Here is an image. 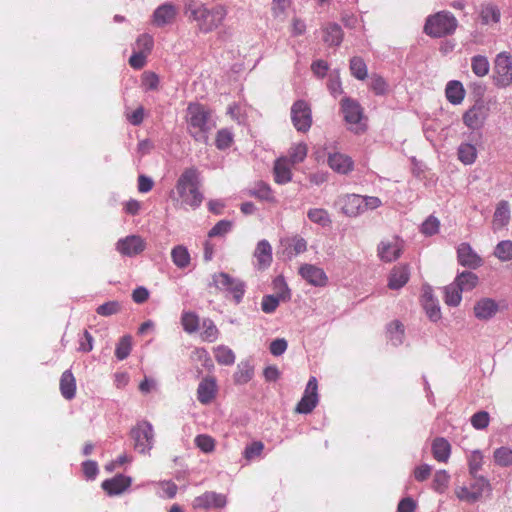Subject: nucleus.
Listing matches in <instances>:
<instances>
[{
    "mask_svg": "<svg viewBox=\"0 0 512 512\" xmlns=\"http://www.w3.org/2000/svg\"><path fill=\"white\" fill-rule=\"evenodd\" d=\"M184 13L189 19L197 22L202 32L208 33L222 24L227 10L221 4L206 5L196 0H187Z\"/></svg>",
    "mask_w": 512,
    "mask_h": 512,
    "instance_id": "f257e3e1",
    "label": "nucleus"
},
{
    "mask_svg": "<svg viewBox=\"0 0 512 512\" xmlns=\"http://www.w3.org/2000/svg\"><path fill=\"white\" fill-rule=\"evenodd\" d=\"M199 187L198 171L195 168L184 170L177 180L175 191H172V195H177V198H174V200L179 203L181 207L189 206L192 209L198 208L204 199Z\"/></svg>",
    "mask_w": 512,
    "mask_h": 512,
    "instance_id": "f03ea898",
    "label": "nucleus"
},
{
    "mask_svg": "<svg viewBox=\"0 0 512 512\" xmlns=\"http://www.w3.org/2000/svg\"><path fill=\"white\" fill-rule=\"evenodd\" d=\"M187 124L190 135L198 142L206 143L208 132L213 124L210 121V111L199 103H190L187 107Z\"/></svg>",
    "mask_w": 512,
    "mask_h": 512,
    "instance_id": "7ed1b4c3",
    "label": "nucleus"
},
{
    "mask_svg": "<svg viewBox=\"0 0 512 512\" xmlns=\"http://www.w3.org/2000/svg\"><path fill=\"white\" fill-rule=\"evenodd\" d=\"M458 21L449 11H440L427 17L424 33L433 38H441L455 32Z\"/></svg>",
    "mask_w": 512,
    "mask_h": 512,
    "instance_id": "20e7f679",
    "label": "nucleus"
},
{
    "mask_svg": "<svg viewBox=\"0 0 512 512\" xmlns=\"http://www.w3.org/2000/svg\"><path fill=\"white\" fill-rule=\"evenodd\" d=\"M134 449L142 454H149L154 445V429L149 421H139L130 432Z\"/></svg>",
    "mask_w": 512,
    "mask_h": 512,
    "instance_id": "39448f33",
    "label": "nucleus"
},
{
    "mask_svg": "<svg viewBox=\"0 0 512 512\" xmlns=\"http://www.w3.org/2000/svg\"><path fill=\"white\" fill-rule=\"evenodd\" d=\"M212 285L221 291L229 292L236 304L242 301L245 294V283L241 279L232 277L225 272L213 274Z\"/></svg>",
    "mask_w": 512,
    "mask_h": 512,
    "instance_id": "423d86ee",
    "label": "nucleus"
},
{
    "mask_svg": "<svg viewBox=\"0 0 512 512\" xmlns=\"http://www.w3.org/2000/svg\"><path fill=\"white\" fill-rule=\"evenodd\" d=\"M493 82L498 88H507L512 84V55L509 52L504 51L496 55Z\"/></svg>",
    "mask_w": 512,
    "mask_h": 512,
    "instance_id": "0eeeda50",
    "label": "nucleus"
},
{
    "mask_svg": "<svg viewBox=\"0 0 512 512\" xmlns=\"http://www.w3.org/2000/svg\"><path fill=\"white\" fill-rule=\"evenodd\" d=\"M486 489L490 490L489 481L482 476H475L474 481L469 486L456 487L455 495L460 501L472 504L482 497Z\"/></svg>",
    "mask_w": 512,
    "mask_h": 512,
    "instance_id": "6e6552de",
    "label": "nucleus"
},
{
    "mask_svg": "<svg viewBox=\"0 0 512 512\" xmlns=\"http://www.w3.org/2000/svg\"><path fill=\"white\" fill-rule=\"evenodd\" d=\"M291 120L298 132H307L312 125V112L304 100H297L291 107Z\"/></svg>",
    "mask_w": 512,
    "mask_h": 512,
    "instance_id": "1a4fd4ad",
    "label": "nucleus"
},
{
    "mask_svg": "<svg viewBox=\"0 0 512 512\" xmlns=\"http://www.w3.org/2000/svg\"><path fill=\"white\" fill-rule=\"evenodd\" d=\"M318 401L319 397L317 379L316 377L311 376L306 384L304 394L295 408V411L299 414H309L317 406Z\"/></svg>",
    "mask_w": 512,
    "mask_h": 512,
    "instance_id": "9d476101",
    "label": "nucleus"
},
{
    "mask_svg": "<svg viewBox=\"0 0 512 512\" xmlns=\"http://www.w3.org/2000/svg\"><path fill=\"white\" fill-rule=\"evenodd\" d=\"M146 241L139 235H128L120 238L116 244V251L125 257H135L146 249Z\"/></svg>",
    "mask_w": 512,
    "mask_h": 512,
    "instance_id": "9b49d317",
    "label": "nucleus"
},
{
    "mask_svg": "<svg viewBox=\"0 0 512 512\" xmlns=\"http://www.w3.org/2000/svg\"><path fill=\"white\" fill-rule=\"evenodd\" d=\"M488 117V108L478 100L463 114V123L471 130L481 129Z\"/></svg>",
    "mask_w": 512,
    "mask_h": 512,
    "instance_id": "f8f14e48",
    "label": "nucleus"
},
{
    "mask_svg": "<svg viewBox=\"0 0 512 512\" xmlns=\"http://www.w3.org/2000/svg\"><path fill=\"white\" fill-rule=\"evenodd\" d=\"M274 288L283 287L284 292L277 293L276 295H265L261 302V309L265 313H273L279 306L280 301L290 299V289L288 288L284 278L278 276L273 281Z\"/></svg>",
    "mask_w": 512,
    "mask_h": 512,
    "instance_id": "ddd939ff",
    "label": "nucleus"
},
{
    "mask_svg": "<svg viewBox=\"0 0 512 512\" xmlns=\"http://www.w3.org/2000/svg\"><path fill=\"white\" fill-rule=\"evenodd\" d=\"M403 246V240L399 237H393L392 239L382 240L377 247V253L382 261L393 262L401 256Z\"/></svg>",
    "mask_w": 512,
    "mask_h": 512,
    "instance_id": "4468645a",
    "label": "nucleus"
},
{
    "mask_svg": "<svg viewBox=\"0 0 512 512\" xmlns=\"http://www.w3.org/2000/svg\"><path fill=\"white\" fill-rule=\"evenodd\" d=\"M298 273L311 286L325 287L328 284V276L325 271L314 264H302Z\"/></svg>",
    "mask_w": 512,
    "mask_h": 512,
    "instance_id": "2eb2a0df",
    "label": "nucleus"
},
{
    "mask_svg": "<svg viewBox=\"0 0 512 512\" xmlns=\"http://www.w3.org/2000/svg\"><path fill=\"white\" fill-rule=\"evenodd\" d=\"M363 196L359 194H345L338 198L341 212L348 217H357L363 214Z\"/></svg>",
    "mask_w": 512,
    "mask_h": 512,
    "instance_id": "dca6fc26",
    "label": "nucleus"
},
{
    "mask_svg": "<svg viewBox=\"0 0 512 512\" xmlns=\"http://www.w3.org/2000/svg\"><path fill=\"white\" fill-rule=\"evenodd\" d=\"M457 259L461 266L477 269L483 264L482 258L474 251L469 243H461L457 248Z\"/></svg>",
    "mask_w": 512,
    "mask_h": 512,
    "instance_id": "f3484780",
    "label": "nucleus"
},
{
    "mask_svg": "<svg viewBox=\"0 0 512 512\" xmlns=\"http://www.w3.org/2000/svg\"><path fill=\"white\" fill-rule=\"evenodd\" d=\"M341 110L348 124L356 126L360 124L363 118V110L358 102L345 97L341 101Z\"/></svg>",
    "mask_w": 512,
    "mask_h": 512,
    "instance_id": "a211bd4d",
    "label": "nucleus"
},
{
    "mask_svg": "<svg viewBox=\"0 0 512 512\" xmlns=\"http://www.w3.org/2000/svg\"><path fill=\"white\" fill-rule=\"evenodd\" d=\"M422 305L431 321H438L441 318V310L439 301L433 295V290L430 286L423 287Z\"/></svg>",
    "mask_w": 512,
    "mask_h": 512,
    "instance_id": "6ab92c4d",
    "label": "nucleus"
},
{
    "mask_svg": "<svg viewBox=\"0 0 512 512\" xmlns=\"http://www.w3.org/2000/svg\"><path fill=\"white\" fill-rule=\"evenodd\" d=\"M132 478L123 474H117L111 479L102 482V489L110 496L119 495L130 487Z\"/></svg>",
    "mask_w": 512,
    "mask_h": 512,
    "instance_id": "aec40b11",
    "label": "nucleus"
},
{
    "mask_svg": "<svg viewBox=\"0 0 512 512\" xmlns=\"http://www.w3.org/2000/svg\"><path fill=\"white\" fill-rule=\"evenodd\" d=\"M499 310L498 303L492 298H482L474 305V315L477 319L487 321L493 318Z\"/></svg>",
    "mask_w": 512,
    "mask_h": 512,
    "instance_id": "412c9836",
    "label": "nucleus"
},
{
    "mask_svg": "<svg viewBox=\"0 0 512 512\" xmlns=\"http://www.w3.org/2000/svg\"><path fill=\"white\" fill-rule=\"evenodd\" d=\"M226 503L225 495L216 492H205L195 498L194 507L202 509L223 508Z\"/></svg>",
    "mask_w": 512,
    "mask_h": 512,
    "instance_id": "4be33fe9",
    "label": "nucleus"
},
{
    "mask_svg": "<svg viewBox=\"0 0 512 512\" xmlns=\"http://www.w3.org/2000/svg\"><path fill=\"white\" fill-rule=\"evenodd\" d=\"M328 165L336 173L344 175L351 172L354 168V162L351 157L339 152L329 153Z\"/></svg>",
    "mask_w": 512,
    "mask_h": 512,
    "instance_id": "5701e85b",
    "label": "nucleus"
},
{
    "mask_svg": "<svg viewBox=\"0 0 512 512\" xmlns=\"http://www.w3.org/2000/svg\"><path fill=\"white\" fill-rule=\"evenodd\" d=\"M177 14L176 7L170 3L160 5L153 13V24L163 27L172 23Z\"/></svg>",
    "mask_w": 512,
    "mask_h": 512,
    "instance_id": "b1692460",
    "label": "nucleus"
},
{
    "mask_svg": "<svg viewBox=\"0 0 512 512\" xmlns=\"http://www.w3.org/2000/svg\"><path fill=\"white\" fill-rule=\"evenodd\" d=\"M217 384L214 378H204L197 388V399L202 404H209L215 398Z\"/></svg>",
    "mask_w": 512,
    "mask_h": 512,
    "instance_id": "393cba45",
    "label": "nucleus"
},
{
    "mask_svg": "<svg viewBox=\"0 0 512 512\" xmlns=\"http://www.w3.org/2000/svg\"><path fill=\"white\" fill-rule=\"evenodd\" d=\"M254 257L257 260L258 269H266L272 263V247L270 243L263 239L256 245Z\"/></svg>",
    "mask_w": 512,
    "mask_h": 512,
    "instance_id": "a878e982",
    "label": "nucleus"
},
{
    "mask_svg": "<svg viewBox=\"0 0 512 512\" xmlns=\"http://www.w3.org/2000/svg\"><path fill=\"white\" fill-rule=\"evenodd\" d=\"M410 272L407 265L395 266L389 276L388 286L390 289L398 290L409 280Z\"/></svg>",
    "mask_w": 512,
    "mask_h": 512,
    "instance_id": "bb28decb",
    "label": "nucleus"
},
{
    "mask_svg": "<svg viewBox=\"0 0 512 512\" xmlns=\"http://www.w3.org/2000/svg\"><path fill=\"white\" fill-rule=\"evenodd\" d=\"M445 95L452 105H459L463 102L466 91L460 81L451 80L446 84Z\"/></svg>",
    "mask_w": 512,
    "mask_h": 512,
    "instance_id": "cd10ccee",
    "label": "nucleus"
},
{
    "mask_svg": "<svg viewBox=\"0 0 512 512\" xmlns=\"http://www.w3.org/2000/svg\"><path fill=\"white\" fill-rule=\"evenodd\" d=\"M343 40V31L339 24L328 23L323 28V41L329 46H339Z\"/></svg>",
    "mask_w": 512,
    "mask_h": 512,
    "instance_id": "c85d7f7f",
    "label": "nucleus"
},
{
    "mask_svg": "<svg viewBox=\"0 0 512 512\" xmlns=\"http://www.w3.org/2000/svg\"><path fill=\"white\" fill-rule=\"evenodd\" d=\"M60 391L62 396L67 400H71L75 397L76 380L70 370L64 371L61 375Z\"/></svg>",
    "mask_w": 512,
    "mask_h": 512,
    "instance_id": "c756f323",
    "label": "nucleus"
},
{
    "mask_svg": "<svg viewBox=\"0 0 512 512\" xmlns=\"http://www.w3.org/2000/svg\"><path fill=\"white\" fill-rule=\"evenodd\" d=\"M433 457L439 462H446L451 454V445L443 437H437L432 442Z\"/></svg>",
    "mask_w": 512,
    "mask_h": 512,
    "instance_id": "7c9ffc66",
    "label": "nucleus"
},
{
    "mask_svg": "<svg viewBox=\"0 0 512 512\" xmlns=\"http://www.w3.org/2000/svg\"><path fill=\"white\" fill-rule=\"evenodd\" d=\"M274 180L278 184H286L292 179L291 167L287 159L280 158L274 164Z\"/></svg>",
    "mask_w": 512,
    "mask_h": 512,
    "instance_id": "2f4dec72",
    "label": "nucleus"
},
{
    "mask_svg": "<svg viewBox=\"0 0 512 512\" xmlns=\"http://www.w3.org/2000/svg\"><path fill=\"white\" fill-rule=\"evenodd\" d=\"M249 195L269 203L276 202V198L269 184L259 181L248 191Z\"/></svg>",
    "mask_w": 512,
    "mask_h": 512,
    "instance_id": "473e14b6",
    "label": "nucleus"
},
{
    "mask_svg": "<svg viewBox=\"0 0 512 512\" xmlns=\"http://www.w3.org/2000/svg\"><path fill=\"white\" fill-rule=\"evenodd\" d=\"M462 292L473 290L478 282V276L471 271H463L459 273L453 281Z\"/></svg>",
    "mask_w": 512,
    "mask_h": 512,
    "instance_id": "72a5a7b5",
    "label": "nucleus"
},
{
    "mask_svg": "<svg viewBox=\"0 0 512 512\" xmlns=\"http://www.w3.org/2000/svg\"><path fill=\"white\" fill-rule=\"evenodd\" d=\"M254 376V366L250 361H241L237 365V369L234 373V382L236 384H246L248 383Z\"/></svg>",
    "mask_w": 512,
    "mask_h": 512,
    "instance_id": "f704fd0d",
    "label": "nucleus"
},
{
    "mask_svg": "<svg viewBox=\"0 0 512 512\" xmlns=\"http://www.w3.org/2000/svg\"><path fill=\"white\" fill-rule=\"evenodd\" d=\"M307 218L322 228L330 227L332 219L329 212L324 208H310L307 211Z\"/></svg>",
    "mask_w": 512,
    "mask_h": 512,
    "instance_id": "c9c22d12",
    "label": "nucleus"
},
{
    "mask_svg": "<svg viewBox=\"0 0 512 512\" xmlns=\"http://www.w3.org/2000/svg\"><path fill=\"white\" fill-rule=\"evenodd\" d=\"M171 259L174 265L179 269H185L189 266L191 257L184 245H176L171 250Z\"/></svg>",
    "mask_w": 512,
    "mask_h": 512,
    "instance_id": "e433bc0d",
    "label": "nucleus"
},
{
    "mask_svg": "<svg viewBox=\"0 0 512 512\" xmlns=\"http://www.w3.org/2000/svg\"><path fill=\"white\" fill-rule=\"evenodd\" d=\"M510 220V208L507 201H500L493 215V226L495 229L502 228Z\"/></svg>",
    "mask_w": 512,
    "mask_h": 512,
    "instance_id": "4c0bfd02",
    "label": "nucleus"
},
{
    "mask_svg": "<svg viewBox=\"0 0 512 512\" xmlns=\"http://www.w3.org/2000/svg\"><path fill=\"white\" fill-rule=\"evenodd\" d=\"M501 13L497 6L487 4L480 10V20L484 25L495 24L500 21Z\"/></svg>",
    "mask_w": 512,
    "mask_h": 512,
    "instance_id": "58836bf2",
    "label": "nucleus"
},
{
    "mask_svg": "<svg viewBox=\"0 0 512 512\" xmlns=\"http://www.w3.org/2000/svg\"><path fill=\"white\" fill-rule=\"evenodd\" d=\"M458 159L464 165H471L476 161L477 149L471 143H461L457 150Z\"/></svg>",
    "mask_w": 512,
    "mask_h": 512,
    "instance_id": "ea45409f",
    "label": "nucleus"
},
{
    "mask_svg": "<svg viewBox=\"0 0 512 512\" xmlns=\"http://www.w3.org/2000/svg\"><path fill=\"white\" fill-rule=\"evenodd\" d=\"M462 291L452 282L444 287V301L448 306L457 307L462 300Z\"/></svg>",
    "mask_w": 512,
    "mask_h": 512,
    "instance_id": "a19ab883",
    "label": "nucleus"
},
{
    "mask_svg": "<svg viewBox=\"0 0 512 512\" xmlns=\"http://www.w3.org/2000/svg\"><path fill=\"white\" fill-rule=\"evenodd\" d=\"M387 334L390 342L394 346H399L404 340V326L398 320L392 321L387 326Z\"/></svg>",
    "mask_w": 512,
    "mask_h": 512,
    "instance_id": "79ce46f5",
    "label": "nucleus"
},
{
    "mask_svg": "<svg viewBox=\"0 0 512 512\" xmlns=\"http://www.w3.org/2000/svg\"><path fill=\"white\" fill-rule=\"evenodd\" d=\"M471 69L478 77H484L489 73L490 64L486 56L476 55L471 58Z\"/></svg>",
    "mask_w": 512,
    "mask_h": 512,
    "instance_id": "37998d69",
    "label": "nucleus"
},
{
    "mask_svg": "<svg viewBox=\"0 0 512 512\" xmlns=\"http://www.w3.org/2000/svg\"><path fill=\"white\" fill-rule=\"evenodd\" d=\"M493 255L501 262L512 260V241L502 240L498 242L494 248Z\"/></svg>",
    "mask_w": 512,
    "mask_h": 512,
    "instance_id": "c03bdc74",
    "label": "nucleus"
},
{
    "mask_svg": "<svg viewBox=\"0 0 512 512\" xmlns=\"http://www.w3.org/2000/svg\"><path fill=\"white\" fill-rule=\"evenodd\" d=\"M493 459L500 467L512 466V449L506 446L495 449Z\"/></svg>",
    "mask_w": 512,
    "mask_h": 512,
    "instance_id": "a18cd8bd",
    "label": "nucleus"
},
{
    "mask_svg": "<svg viewBox=\"0 0 512 512\" xmlns=\"http://www.w3.org/2000/svg\"><path fill=\"white\" fill-rule=\"evenodd\" d=\"M349 67L351 74L358 80H364L368 75L367 66L361 57H352Z\"/></svg>",
    "mask_w": 512,
    "mask_h": 512,
    "instance_id": "49530a36",
    "label": "nucleus"
},
{
    "mask_svg": "<svg viewBox=\"0 0 512 512\" xmlns=\"http://www.w3.org/2000/svg\"><path fill=\"white\" fill-rule=\"evenodd\" d=\"M235 358L234 352L227 346L220 345L215 349V359L221 365H232Z\"/></svg>",
    "mask_w": 512,
    "mask_h": 512,
    "instance_id": "de8ad7c7",
    "label": "nucleus"
},
{
    "mask_svg": "<svg viewBox=\"0 0 512 512\" xmlns=\"http://www.w3.org/2000/svg\"><path fill=\"white\" fill-rule=\"evenodd\" d=\"M181 324L187 333H194L199 329V317L193 312H184L181 316Z\"/></svg>",
    "mask_w": 512,
    "mask_h": 512,
    "instance_id": "09e8293b",
    "label": "nucleus"
},
{
    "mask_svg": "<svg viewBox=\"0 0 512 512\" xmlns=\"http://www.w3.org/2000/svg\"><path fill=\"white\" fill-rule=\"evenodd\" d=\"M218 336L219 330L213 320L205 318L202 322V338L207 342H214Z\"/></svg>",
    "mask_w": 512,
    "mask_h": 512,
    "instance_id": "8fccbe9b",
    "label": "nucleus"
},
{
    "mask_svg": "<svg viewBox=\"0 0 512 512\" xmlns=\"http://www.w3.org/2000/svg\"><path fill=\"white\" fill-rule=\"evenodd\" d=\"M450 475L445 470H439L435 473L433 479V489L438 493H444L448 487Z\"/></svg>",
    "mask_w": 512,
    "mask_h": 512,
    "instance_id": "3c124183",
    "label": "nucleus"
},
{
    "mask_svg": "<svg viewBox=\"0 0 512 512\" xmlns=\"http://www.w3.org/2000/svg\"><path fill=\"white\" fill-rule=\"evenodd\" d=\"M216 147L220 150L229 148L233 143V133L231 130L224 128L217 132L216 135Z\"/></svg>",
    "mask_w": 512,
    "mask_h": 512,
    "instance_id": "603ef678",
    "label": "nucleus"
},
{
    "mask_svg": "<svg viewBox=\"0 0 512 512\" xmlns=\"http://www.w3.org/2000/svg\"><path fill=\"white\" fill-rule=\"evenodd\" d=\"M233 223L230 220H220L208 232V237H221L232 230Z\"/></svg>",
    "mask_w": 512,
    "mask_h": 512,
    "instance_id": "864d4df0",
    "label": "nucleus"
},
{
    "mask_svg": "<svg viewBox=\"0 0 512 512\" xmlns=\"http://www.w3.org/2000/svg\"><path fill=\"white\" fill-rule=\"evenodd\" d=\"M131 347H132V343H131V337L126 335V336H123L119 343L117 344L116 346V349H115V356L118 360H124L126 359L130 352H131Z\"/></svg>",
    "mask_w": 512,
    "mask_h": 512,
    "instance_id": "5fc2aeb1",
    "label": "nucleus"
},
{
    "mask_svg": "<svg viewBox=\"0 0 512 512\" xmlns=\"http://www.w3.org/2000/svg\"><path fill=\"white\" fill-rule=\"evenodd\" d=\"M288 241L287 249L291 250L289 251L290 257L301 254L307 250V241L299 235L292 237Z\"/></svg>",
    "mask_w": 512,
    "mask_h": 512,
    "instance_id": "6e6d98bb",
    "label": "nucleus"
},
{
    "mask_svg": "<svg viewBox=\"0 0 512 512\" xmlns=\"http://www.w3.org/2000/svg\"><path fill=\"white\" fill-rule=\"evenodd\" d=\"M307 145L305 143H298L291 147L289 158L292 164H298L304 161L307 156Z\"/></svg>",
    "mask_w": 512,
    "mask_h": 512,
    "instance_id": "4d7b16f0",
    "label": "nucleus"
},
{
    "mask_svg": "<svg viewBox=\"0 0 512 512\" xmlns=\"http://www.w3.org/2000/svg\"><path fill=\"white\" fill-rule=\"evenodd\" d=\"M153 37L148 34L140 35L134 46L135 51L144 52V54L148 55L153 48Z\"/></svg>",
    "mask_w": 512,
    "mask_h": 512,
    "instance_id": "13d9d810",
    "label": "nucleus"
},
{
    "mask_svg": "<svg viewBox=\"0 0 512 512\" xmlns=\"http://www.w3.org/2000/svg\"><path fill=\"white\" fill-rule=\"evenodd\" d=\"M195 445L204 453H210L215 448L214 439L206 434H200L195 438Z\"/></svg>",
    "mask_w": 512,
    "mask_h": 512,
    "instance_id": "bf43d9fd",
    "label": "nucleus"
},
{
    "mask_svg": "<svg viewBox=\"0 0 512 512\" xmlns=\"http://www.w3.org/2000/svg\"><path fill=\"white\" fill-rule=\"evenodd\" d=\"M471 425L477 430H483L488 427L490 422L489 413L486 411H479L472 415Z\"/></svg>",
    "mask_w": 512,
    "mask_h": 512,
    "instance_id": "052dcab7",
    "label": "nucleus"
},
{
    "mask_svg": "<svg viewBox=\"0 0 512 512\" xmlns=\"http://www.w3.org/2000/svg\"><path fill=\"white\" fill-rule=\"evenodd\" d=\"M440 222L434 216H429L421 225V232L426 236H432L439 231Z\"/></svg>",
    "mask_w": 512,
    "mask_h": 512,
    "instance_id": "680f3d73",
    "label": "nucleus"
},
{
    "mask_svg": "<svg viewBox=\"0 0 512 512\" xmlns=\"http://www.w3.org/2000/svg\"><path fill=\"white\" fill-rule=\"evenodd\" d=\"M121 309V304L118 301H109L99 305L96 312L101 316H111L118 313Z\"/></svg>",
    "mask_w": 512,
    "mask_h": 512,
    "instance_id": "e2e57ef3",
    "label": "nucleus"
},
{
    "mask_svg": "<svg viewBox=\"0 0 512 512\" xmlns=\"http://www.w3.org/2000/svg\"><path fill=\"white\" fill-rule=\"evenodd\" d=\"M483 464V455L480 451L476 450L469 456V472L475 477Z\"/></svg>",
    "mask_w": 512,
    "mask_h": 512,
    "instance_id": "0e129e2a",
    "label": "nucleus"
},
{
    "mask_svg": "<svg viewBox=\"0 0 512 512\" xmlns=\"http://www.w3.org/2000/svg\"><path fill=\"white\" fill-rule=\"evenodd\" d=\"M328 90L333 97H338L343 93L342 83L338 73H331L327 84Z\"/></svg>",
    "mask_w": 512,
    "mask_h": 512,
    "instance_id": "69168bd1",
    "label": "nucleus"
},
{
    "mask_svg": "<svg viewBox=\"0 0 512 512\" xmlns=\"http://www.w3.org/2000/svg\"><path fill=\"white\" fill-rule=\"evenodd\" d=\"M263 449H264V445L262 442L254 441L250 445L246 446V448L244 450V457L247 460H252V459L260 456Z\"/></svg>",
    "mask_w": 512,
    "mask_h": 512,
    "instance_id": "338daca9",
    "label": "nucleus"
},
{
    "mask_svg": "<svg viewBox=\"0 0 512 512\" xmlns=\"http://www.w3.org/2000/svg\"><path fill=\"white\" fill-rule=\"evenodd\" d=\"M159 85V77L154 72H145L142 77V86L145 90H156Z\"/></svg>",
    "mask_w": 512,
    "mask_h": 512,
    "instance_id": "774afa93",
    "label": "nucleus"
}]
</instances>
